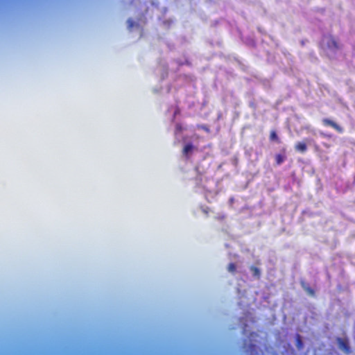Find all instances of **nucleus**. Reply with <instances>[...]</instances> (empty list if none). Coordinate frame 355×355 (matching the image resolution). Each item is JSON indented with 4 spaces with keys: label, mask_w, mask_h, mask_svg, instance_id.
I'll list each match as a JSON object with an SVG mask.
<instances>
[{
    "label": "nucleus",
    "mask_w": 355,
    "mask_h": 355,
    "mask_svg": "<svg viewBox=\"0 0 355 355\" xmlns=\"http://www.w3.org/2000/svg\"><path fill=\"white\" fill-rule=\"evenodd\" d=\"M327 46L329 49L334 50V51H336V50H338L340 49V46L339 43L336 40V38L332 35H329L328 37Z\"/></svg>",
    "instance_id": "nucleus-1"
},
{
    "label": "nucleus",
    "mask_w": 355,
    "mask_h": 355,
    "mask_svg": "<svg viewBox=\"0 0 355 355\" xmlns=\"http://www.w3.org/2000/svg\"><path fill=\"white\" fill-rule=\"evenodd\" d=\"M322 123L325 126H330L336 130L338 132L342 133L343 132V128L338 125L336 122L333 121L329 119H323Z\"/></svg>",
    "instance_id": "nucleus-2"
},
{
    "label": "nucleus",
    "mask_w": 355,
    "mask_h": 355,
    "mask_svg": "<svg viewBox=\"0 0 355 355\" xmlns=\"http://www.w3.org/2000/svg\"><path fill=\"white\" fill-rule=\"evenodd\" d=\"M338 343L339 347L342 349L346 354H349L350 352V347L347 340H345L342 338H338Z\"/></svg>",
    "instance_id": "nucleus-3"
},
{
    "label": "nucleus",
    "mask_w": 355,
    "mask_h": 355,
    "mask_svg": "<svg viewBox=\"0 0 355 355\" xmlns=\"http://www.w3.org/2000/svg\"><path fill=\"white\" fill-rule=\"evenodd\" d=\"M295 150L301 153H304L307 150V146L304 141H299L295 144Z\"/></svg>",
    "instance_id": "nucleus-4"
},
{
    "label": "nucleus",
    "mask_w": 355,
    "mask_h": 355,
    "mask_svg": "<svg viewBox=\"0 0 355 355\" xmlns=\"http://www.w3.org/2000/svg\"><path fill=\"white\" fill-rule=\"evenodd\" d=\"M302 287L306 292L308 295L310 296L314 297L315 295V291L308 284L305 282L301 283Z\"/></svg>",
    "instance_id": "nucleus-5"
},
{
    "label": "nucleus",
    "mask_w": 355,
    "mask_h": 355,
    "mask_svg": "<svg viewBox=\"0 0 355 355\" xmlns=\"http://www.w3.org/2000/svg\"><path fill=\"white\" fill-rule=\"evenodd\" d=\"M250 270H251V272L252 273V275L254 277H256L257 279H259L260 278V277H261V271H260V270L257 267H256L254 266H252L250 267Z\"/></svg>",
    "instance_id": "nucleus-6"
},
{
    "label": "nucleus",
    "mask_w": 355,
    "mask_h": 355,
    "mask_svg": "<svg viewBox=\"0 0 355 355\" xmlns=\"http://www.w3.org/2000/svg\"><path fill=\"white\" fill-rule=\"evenodd\" d=\"M270 141L280 143V140L275 130H271L269 136Z\"/></svg>",
    "instance_id": "nucleus-7"
},
{
    "label": "nucleus",
    "mask_w": 355,
    "mask_h": 355,
    "mask_svg": "<svg viewBox=\"0 0 355 355\" xmlns=\"http://www.w3.org/2000/svg\"><path fill=\"white\" fill-rule=\"evenodd\" d=\"M275 163L277 165H280L282 164L284 160L286 159V156L284 155H282V154H277L275 155Z\"/></svg>",
    "instance_id": "nucleus-8"
},
{
    "label": "nucleus",
    "mask_w": 355,
    "mask_h": 355,
    "mask_svg": "<svg viewBox=\"0 0 355 355\" xmlns=\"http://www.w3.org/2000/svg\"><path fill=\"white\" fill-rule=\"evenodd\" d=\"M193 146L192 145V144L189 143V144H186L183 148V154L187 155L189 153H190L193 150Z\"/></svg>",
    "instance_id": "nucleus-9"
},
{
    "label": "nucleus",
    "mask_w": 355,
    "mask_h": 355,
    "mask_svg": "<svg viewBox=\"0 0 355 355\" xmlns=\"http://www.w3.org/2000/svg\"><path fill=\"white\" fill-rule=\"evenodd\" d=\"M227 270L231 273H234L236 270V266L234 263H230L228 265Z\"/></svg>",
    "instance_id": "nucleus-10"
},
{
    "label": "nucleus",
    "mask_w": 355,
    "mask_h": 355,
    "mask_svg": "<svg viewBox=\"0 0 355 355\" xmlns=\"http://www.w3.org/2000/svg\"><path fill=\"white\" fill-rule=\"evenodd\" d=\"M324 146L327 148H329V144H324Z\"/></svg>",
    "instance_id": "nucleus-11"
},
{
    "label": "nucleus",
    "mask_w": 355,
    "mask_h": 355,
    "mask_svg": "<svg viewBox=\"0 0 355 355\" xmlns=\"http://www.w3.org/2000/svg\"><path fill=\"white\" fill-rule=\"evenodd\" d=\"M282 151L284 153V154H285V153H286V148H282Z\"/></svg>",
    "instance_id": "nucleus-12"
},
{
    "label": "nucleus",
    "mask_w": 355,
    "mask_h": 355,
    "mask_svg": "<svg viewBox=\"0 0 355 355\" xmlns=\"http://www.w3.org/2000/svg\"><path fill=\"white\" fill-rule=\"evenodd\" d=\"M315 150H318V145H315Z\"/></svg>",
    "instance_id": "nucleus-13"
}]
</instances>
